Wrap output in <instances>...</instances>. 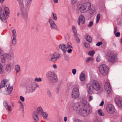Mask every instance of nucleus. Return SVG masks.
<instances>
[{
  "mask_svg": "<svg viewBox=\"0 0 122 122\" xmlns=\"http://www.w3.org/2000/svg\"><path fill=\"white\" fill-rule=\"evenodd\" d=\"M49 22L51 26L52 27L55 28V26H56L55 23L54 21L52 19H50L49 20Z\"/></svg>",
  "mask_w": 122,
  "mask_h": 122,
  "instance_id": "412c9836",
  "label": "nucleus"
},
{
  "mask_svg": "<svg viewBox=\"0 0 122 122\" xmlns=\"http://www.w3.org/2000/svg\"><path fill=\"white\" fill-rule=\"evenodd\" d=\"M15 69L17 72H19L20 71V67L19 65H16L15 67Z\"/></svg>",
  "mask_w": 122,
  "mask_h": 122,
  "instance_id": "c756f323",
  "label": "nucleus"
},
{
  "mask_svg": "<svg viewBox=\"0 0 122 122\" xmlns=\"http://www.w3.org/2000/svg\"><path fill=\"white\" fill-rule=\"evenodd\" d=\"M100 60V58L98 56L96 58V61L97 62H99Z\"/></svg>",
  "mask_w": 122,
  "mask_h": 122,
  "instance_id": "4d7b16f0",
  "label": "nucleus"
},
{
  "mask_svg": "<svg viewBox=\"0 0 122 122\" xmlns=\"http://www.w3.org/2000/svg\"><path fill=\"white\" fill-rule=\"evenodd\" d=\"M74 122H85L83 120H80L78 119H76L75 120Z\"/></svg>",
  "mask_w": 122,
  "mask_h": 122,
  "instance_id": "de8ad7c7",
  "label": "nucleus"
},
{
  "mask_svg": "<svg viewBox=\"0 0 122 122\" xmlns=\"http://www.w3.org/2000/svg\"><path fill=\"white\" fill-rule=\"evenodd\" d=\"M102 42H99L97 43L96 45L97 46H100V45H102Z\"/></svg>",
  "mask_w": 122,
  "mask_h": 122,
  "instance_id": "603ef678",
  "label": "nucleus"
},
{
  "mask_svg": "<svg viewBox=\"0 0 122 122\" xmlns=\"http://www.w3.org/2000/svg\"><path fill=\"white\" fill-rule=\"evenodd\" d=\"M77 0H71V3L72 4H74L76 3Z\"/></svg>",
  "mask_w": 122,
  "mask_h": 122,
  "instance_id": "09e8293b",
  "label": "nucleus"
},
{
  "mask_svg": "<svg viewBox=\"0 0 122 122\" xmlns=\"http://www.w3.org/2000/svg\"><path fill=\"white\" fill-rule=\"evenodd\" d=\"M4 11L6 14V15L7 16L9 12V9L7 7H5V8Z\"/></svg>",
  "mask_w": 122,
  "mask_h": 122,
  "instance_id": "f704fd0d",
  "label": "nucleus"
},
{
  "mask_svg": "<svg viewBox=\"0 0 122 122\" xmlns=\"http://www.w3.org/2000/svg\"><path fill=\"white\" fill-rule=\"evenodd\" d=\"M85 79V75L83 73H81V74L80 77V79L81 81H84Z\"/></svg>",
  "mask_w": 122,
  "mask_h": 122,
  "instance_id": "5701e85b",
  "label": "nucleus"
},
{
  "mask_svg": "<svg viewBox=\"0 0 122 122\" xmlns=\"http://www.w3.org/2000/svg\"><path fill=\"white\" fill-rule=\"evenodd\" d=\"M42 117L45 119H46L48 115L47 113L45 112H43L41 114Z\"/></svg>",
  "mask_w": 122,
  "mask_h": 122,
  "instance_id": "72a5a7b5",
  "label": "nucleus"
},
{
  "mask_svg": "<svg viewBox=\"0 0 122 122\" xmlns=\"http://www.w3.org/2000/svg\"><path fill=\"white\" fill-rule=\"evenodd\" d=\"M116 31H114V33L115 34V35L116 37H119L120 35V33L119 32H117L116 33H115Z\"/></svg>",
  "mask_w": 122,
  "mask_h": 122,
  "instance_id": "a18cd8bd",
  "label": "nucleus"
},
{
  "mask_svg": "<svg viewBox=\"0 0 122 122\" xmlns=\"http://www.w3.org/2000/svg\"><path fill=\"white\" fill-rule=\"evenodd\" d=\"M92 84L93 89L96 91L99 90L100 86L99 83L96 80H93L92 82Z\"/></svg>",
  "mask_w": 122,
  "mask_h": 122,
  "instance_id": "1a4fd4ad",
  "label": "nucleus"
},
{
  "mask_svg": "<svg viewBox=\"0 0 122 122\" xmlns=\"http://www.w3.org/2000/svg\"><path fill=\"white\" fill-rule=\"evenodd\" d=\"M47 93L48 97L50 98L51 96V91L49 90H48L47 91Z\"/></svg>",
  "mask_w": 122,
  "mask_h": 122,
  "instance_id": "c9c22d12",
  "label": "nucleus"
},
{
  "mask_svg": "<svg viewBox=\"0 0 122 122\" xmlns=\"http://www.w3.org/2000/svg\"><path fill=\"white\" fill-rule=\"evenodd\" d=\"M7 16H5V15H3V16L0 17L3 21L4 23H6V19L7 18Z\"/></svg>",
  "mask_w": 122,
  "mask_h": 122,
  "instance_id": "393cba45",
  "label": "nucleus"
},
{
  "mask_svg": "<svg viewBox=\"0 0 122 122\" xmlns=\"http://www.w3.org/2000/svg\"><path fill=\"white\" fill-rule=\"evenodd\" d=\"M35 83H32L27 86V90L30 92L34 91L35 90L34 88L35 87Z\"/></svg>",
  "mask_w": 122,
  "mask_h": 122,
  "instance_id": "4468645a",
  "label": "nucleus"
},
{
  "mask_svg": "<svg viewBox=\"0 0 122 122\" xmlns=\"http://www.w3.org/2000/svg\"><path fill=\"white\" fill-rule=\"evenodd\" d=\"M62 120L61 119H59L58 120V122H62Z\"/></svg>",
  "mask_w": 122,
  "mask_h": 122,
  "instance_id": "774afa93",
  "label": "nucleus"
},
{
  "mask_svg": "<svg viewBox=\"0 0 122 122\" xmlns=\"http://www.w3.org/2000/svg\"><path fill=\"white\" fill-rule=\"evenodd\" d=\"M95 53V52L94 51H89V52L88 54L89 55H90L91 56H93L94 54Z\"/></svg>",
  "mask_w": 122,
  "mask_h": 122,
  "instance_id": "e433bc0d",
  "label": "nucleus"
},
{
  "mask_svg": "<svg viewBox=\"0 0 122 122\" xmlns=\"http://www.w3.org/2000/svg\"><path fill=\"white\" fill-rule=\"evenodd\" d=\"M53 18L54 20H57V17L56 14L53 13Z\"/></svg>",
  "mask_w": 122,
  "mask_h": 122,
  "instance_id": "37998d69",
  "label": "nucleus"
},
{
  "mask_svg": "<svg viewBox=\"0 0 122 122\" xmlns=\"http://www.w3.org/2000/svg\"><path fill=\"white\" fill-rule=\"evenodd\" d=\"M84 45L85 47L87 48H89L90 47V45L87 43L84 42Z\"/></svg>",
  "mask_w": 122,
  "mask_h": 122,
  "instance_id": "79ce46f5",
  "label": "nucleus"
},
{
  "mask_svg": "<svg viewBox=\"0 0 122 122\" xmlns=\"http://www.w3.org/2000/svg\"><path fill=\"white\" fill-rule=\"evenodd\" d=\"M107 111L108 113L112 114L115 112V109L113 105L109 104L107 105L106 107Z\"/></svg>",
  "mask_w": 122,
  "mask_h": 122,
  "instance_id": "9d476101",
  "label": "nucleus"
},
{
  "mask_svg": "<svg viewBox=\"0 0 122 122\" xmlns=\"http://www.w3.org/2000/svg\"><path fill=\"white\" fill-rule=\"evenodd\" d=\"M93 61V58L92 57H87V59L86 60V61L88 63L90 61Z\"/></svg>",
  "mask_w": 122,
  "mask_h": 122,
  "instance_id": "4c0bfd02",
  "label": "nucleus"
},
{
  "mask_svg": "<svg viewBox=\"0 0 122 122\" xmlns=\"http://www.w3.org/2000/svg\"><path fill=\"white\" fill-rule=\"evenodd\" d=\"M6 71L9 73L11 71V67L9 65H7L6 66Z\"/></svg>",
  "mask_w": 122,
  "mask_h": 122,
  "instance_id": "4be33fe9",
  "label": "nucleus"
},
{
  "mask_svg": "<svg viewBox=\"0 0 122 122\" xmlns=\"http://www.w3.org/2000/svg\"><path fill=\"white\" fill-rule=\"evenodd\" d=\"M32 0H25V5L30 7V2Z\"/></svg>",
  "mask_w": 122,
  "mask_h": 122,
  "instance_id": "a878e982",
  "label": "nucleus"
},
{
  "mask_svg": "<svg viewBox=\"0 0 122 122\" xmlns=\"http://www.w3.org/2000/svg\"><path fill=\"white\" fill-rule=\"evenodd\" d=\"M61 55L58 52H56L54 53L51 56L50 61L51 62L56 61L58 59L61 58Z\"/></svg>",
  "mask_w": 122,
  "mask_h": 122,
  "instance_id": "6e6552de",
  "label": "nucleus"
},
{
  "mask_svg": "<svg viewBox=\"0 0 122 122\" xmlns=\"http://www.w3.org/2000/svg\"><path fill=\"white\" fill-rule=\"evenodd\" d=\"M93 22L92 21H91L89 23V24L88 25V26L89 27H91L93 25Z\"/></svg>",
  "mask_w": 122,
  "mask_h": 122,
  "instance_id": "49530a36",
  "label": "nucleus"
},
{
  "mask_svg": "<svg viewBox=\"0 0 122 122\" xmlns=\"http://www.w3.org/2000/svg\"><path fill=\"white\" fill-rule=\"evenodd\" d=\"M19 2V3H22L23 2V0H17Z\"/></svg>",
  "mask_w": 122,
  "mask_h": 122,
  "instance_id": "680f3d73",
  "label": "nucleus"
},
{
  "mask_svg": "<svg viewBox=\"0 0 122 122\" xmlns=\"http://www.w3.org/2000/svg\"><path fill=\"white\" fill-rule=\"evenodd\" d=\"M53 67L55 69H56L57 68V66L56 64H54L53 65Z\"/></svg>",
  "mask_w": 122,
  "mask_h": 122,
  "instance_id": "bf43d9fd",
  "label": "nucleus"
},
{
  "mask_svg": "<svg viewBox=\"0 0 122 122\" xmlns=\"http://www.w3.org/2000/svg\"><path fill=\"white\" fill-rule=\"evenodd\" d=\"M64 120L65 122H66L67 120V117H65L64 118Z\"/></svg>",
  "mask_w": 122,
  "mask_h": 122,
  "instance_id": "338daca9",
  "label": "nucleus"
},
{
  "mask_svg": "<svg viewBox=\"0 0 122 122\" xmlns=\"http://www.w3.org/2000/svg\"><path fill=\"white\" fill-rule=\"evenodd\" d=\"M99 71L103 75H106L108 71V67L105 64L100 65L99 67Z\"/></svg>",
  "mask_w": 122,
  "mask_h": 122,
  "instance_id": "423d86ee",
  "label": "nucleus"
},
{
  "mask_svg": "<svg viewBox=\"0 0 122 122\" xmlns=\"http://www.w3.org/2000/svg\"><path fill=\"white\" fill-rule=\"evenodd\" d=\"M86 41L90 43H91L92 42V39L90 36H87L86 37Z\"/></svg>",
  "mask_w": 122,
  "mask_h": 122,
  "instance_id": "c85d7f7f",
  "label": "nucleus"
},
{
  "mask_svg": "<svg viewBox=\"0 0 122 122\" xmlns=\"http://www.w3.org/2000/svg\"><path fill=\"white\" fill-rule=\"evenodd\" d=\"M72 50L71 49H69L67 50V52L69 53H70L72 52Z\"/></svg>",
  "mask_w": 122,
  "mask_h": 122,
  "instance_id": "0e129e2a",
  "label": "nucleus"
},
{
  "mask_svg": "<svg viewBox=\"0 0 122 122\" xmlns=\"http://www.w3.org/2000/svg\"><path fill=\"white\" fill-rule=\"evenodd\" d=\"M74 35L76 37V39L77 41V43H79L80 42V40L78 37V35L77 34L76 31H74Z\"/></svg>",
  "mask_w": 122,
  "mask_h": 122,
  "instance_id": "b1692460",
  "label": "nucleus"
},
{
  "mask_svg": "<svg viewBox=\"0 0 122 122\" xmlns=\"http://www.w3.org/2000/svg\"><path fill=\"white\" fill-rule=\"evenodd\" d=\"M79 88L78 86L74 87L72 90L71 94V97L74 99L78 98L79 96Z\"/></svg>",
  "mask_w": 122,
  "mask_h": 122,
  "instance_id": "0eeeda50",
  "label": "nucleus"
},
{
  "mask_svg": "<svg viewBox=\"0 0 122 122\" xmlns=\"http://www.w3.org/2000/svg\"><path fill=\"white\" fill-rule=\"evenodd\" d=\"M101 15L99 14H98L97 16V19L96 22V23H97L99 21L100 19Z\"/></svg>",
  "mask_w": 122,
  "mask_h": 122,
  "instance_id": "7c9ffc66",
  "label": "nucleus"
},
{
  "mask_svg": "<svg viewBox=\"0 0 122 122\" xmlns=\"http://www.w3.org/2000/svg\"><path fill=\"white\" fill-rule=\"evenodd\" d=\"M12 36L13 38H16L17 35L16 32V31H12Z\"/></svg>",
  "mask_w": 122,
  "mask_h": 122,
  "instance_id": "58836bf2",
  "label": "nucleus"
},
{
  "mask_svg": "<svg viewBox=\"0 0 122 122\" xmlns=\"http://www.w3.org/2000/svg\"><path fill=\"white\" fill-rule=\"evenodd\" d=\"M3 81H4L5 82V84H6L8 82V80L7 79H5Z\"/></svg>",
  "mask_w": 122,
  "mask_h": 122,
  "instance_id": "69168bd1",
  "label": "nucleus"
},
{
  "mask_svg": "<svg viewBox=\"0 0 122 122\" xmlns=\"http://www.w3.org/2000/svg\"><path fill=\"white\" fill-rule=\"evenodd\" d=\"M46 76L49 80L51 82L55 83L58 81L57 76L54 72H48Z\"/></svg>",
  "mask_w": 122,
  "mask_h": 122,
  "instance_id": "7ed1b4c3",
  "label": "nucleus"
},
{
  "mask_svg": "<svg viewBox=\"0 0 122 122\" xmlns=\"http://www.w3.org/2000/svg\"><path fill=\"white\" fill-rule=\"evenodd\" d=\"M6 88H5L7 92V94H9L11 92L13 87L12 86H10V85H6Z\"/></svg>",
  "mask_w": 122,
  "mask_h": 122,
  "instance_id": "a211bd4d",
  "label": "nucleus"
},
{
  "mask_svg": "<svg viewBox=\"0 0 122 122\" xmlns=\"http://www.w3.org/2000/svg\"><path fill=\"white\" fill-rule=\"evenodd\" d=\"M19 4L21 8L22 17L25 19H26L28 17V12L29 7L23 6V2L22 3H19Z\"/></svg>",
  "mask_w": 122,
  "mask_h": 122,
  "instance_id": "f03ea898",
  "label": "nucleus"
},
{
  "mask_svg": "<svg viewBox=\"0 0 122 122\" xmlns=\"http://www.w3.org/2000/svg\"><path fill=\"white\" fill-rule=\"evenodd\" d=\"M80 22L83 24H84L85 22V17L82 15H81L79 16L78 19L77 23L79 25H80Z\"/></svg>",
  "mask_w": 122,
  "mask_h": 122,
  "instance_id": "f8f14e48",
  "label": "nucleus"
},
{
  "mask_svg": "<svg viewBox=\"0 0 122 122\" xmlns=\"http://www.w3.org/2000/svg\"><path fill=\"white\" fill-rule=\"evenodd\" d=\"M89 10V12L91 15L93 14L95 11V10L94 8L90 9Z\"/></svg>",
  "mask_w": 122,
  "mask_h": 122,
  "instance_id": "473e14b6",
  "label": "nucleus"
},
{
  "mask_svg": "<svg viewBox=\"0 0 122 122\" xmlns=\"http://www.w3.org/2000/svg\"><path fill=\"white\" fill-rule=\"evenodd\" d=\"M37 113L36 111L33 112L32 115L35 121L34 122H37L39 120V118L37 116Z\"/></svg>",
  "mask_w": 122,
  "mask_h": 122,
  "instance_id": "aec40b11",
  "label": "nucleus"
},
{
  "mask_svg": "<svg viewBox=\"0 0 122 122\" xmlns=\"http://www.w3.org/2000/svg\"><path fill=\"white\" fill-rule=\"evenodd\" d=\"M97 113L99 116H104V113L102 112L101 109H100L98 110Z\"/></svg>",
  "mask_w": 122,
  "mask_h": 122,
  "instance_id": "cd10ccee",
  "label": "nucleus"
},
{
  "mask_svg": "<svg viewBox=\"0 0 122 122\" xmlns=\"http://www.w3.org/2000/svg\"><path fill=\"white\" fill-rule=\"evenodd\" d=\"M60 89V88L59 87H57L56 89V92L57 93H58L59 92Z\"/></svg>",
  "mask_w": 122,
  "mask_h": 122,
  "instance_id": "3c124183",
  "label": "nucleus"
},
{
  "mask_svg": "<svg viewBox=\"0 0 122 122\" xmlns=\"http://www.w3.org/2000/svg\"><path fill=\"white\" fill-rule=\"evenodd\" d=\"M86 87V90L88 93L89 94H92L94 90L92 87V84L90 83H88L87 84Z\"/></svg>",
  "mask_w": 122,
  "mask_h": 122,
  "instance_id": "9b49d317",
  "label": "nucleus"
},
{
  "mask_svg": "<svg viewBox=\"0 0 122 122\" xmlns=\"http://www.w3.org/2000/svg\"><path fill=\"white\" fill-rule=\"evenodd\" d=\"M4 71L3 68H0V74L2 73Z\"/></svg>",
  "mask_w": 122,
  "mask_h": 122,
  "instance_id": "5fc2aeb1",
  "label": "nucleus"
},
{
  "mask_svg": "<svg viewBox=\"0 0 122 122\" xmlns=\"http://www.w3.org/2000/svg\"><path fill=\"white\" fill-rule=\"evenodd\" d=\"M16 38H13L12 41V44L14 45L15 44L16 42Z\"/></svg>",
  "mask_w": 122,
  "mask_h": 122,
  "instance_id": "ea45409f",
  "label": "nucleus"
},
{
  "mask_svg": "<svg viewBox=\"0 0 122 122\" xmlns=\"http://www.w3.org/2000/svg\"><path fill=\"white\" fill-rule=\"evenodd\" d=\"M20 99L22 101H25L24 98L22 96H21L20 97Z\"/></svg>",
  "mask_w": 122,
  "mask_h": 122,
  "instance_id": "6e6d98bb",
  "label": "nucleus"
},
{
  "mask_svg": "<svg viewBox=\"0 0 122 122\" xmlns=\"http://www.w3.org/2000/svg\"><path fill=\"white\" fill-rule=\"evenodd\" d=\"M93 99V97H92V96H89V101H90L91 100H92Z\"/></svg>",
  "mask_w": 122,
  "mask_h": 122,
  "instance_id": "052dcab7",
  "label": "nucleus"
},
{
  "mask_svg": "<svg viewBox=\"0 0 122 122\" xmlns=\"http://www.w3.org/2000/svg\"><path fill=\"white\" fill-rule=\"evenodd\" d=\"M13 56V54L9 53L4 54L1 56V62L3 63H5L6 60L10 61L12 59Z\"/></svg>",
  "mask_w": 122,
  "mask_h": 122,
  "instance_id": "39448f33",
  "label": "nucleus"
},
{
  "mask_svg": "<svg viewBox=\"0 0 122 122\" xmlns=\"http://www.w3.org/2000/svg\"><path fill=\"white\" fill-rule=\"evenodd\" d=\"M115 55L113 54H110L107 57V59L110 62L115 61Z\"/></svg>",
  "mask_w": 122,
  "mask_h": 122,
  "instance_id": "ddd939ff",
  "label": "nucleus"
},
{
  "mask_svg": "<svg viewBox=\"0 0 122 122\" xmlns=\"http://www.w3.org/2000/svg\"><path fill=\"white\" fill-rule=\"evenodd\" d=\"M73 110L84 116L88 115L90 110V107L86 101L83 100L79 103H75L73 107Z\"/></svg>",
  "mask_w": 122,
  "mask_h": 122,
  "instance_id": "f257e3e1",
  "label": "nucleus"
},
{
  "mask_svg": "<svg viewBox=\"0 0 122 122\" xmlns=\"http://www.w3.org/2000/svg\"><path fill=\"white\" fill-rule=\"evenodd\" d=\"M67 48H72V46L70 45H68L67 46Z\"/></svg>",
  "mask_w": 122,
  "mask_h": 122,
  "instance_id": "e2e57ef3",
  "label": "nucleus"
},
{
  "mask_svg": "<svg viewBox=\"0 0 122 122\" xmlns=\"http://www.w3.org/2000/svg\"><path fill=\"white\" fill-rule=\"evenodd\" d=\"M3 15H5L3 11L2 10V8L0 7V17L3 16Z\"/></svg>",
  "mask_w": 122,
  "mask_h": 122,
  "instance_id": "a19ab883",
  "label": "nucleus"
},
{
  "mask_svg": "<svg viewBox=\"0 0 122 122\" xmlns=\"http://www.w3.org/2000/svg\"><path fill=\"white\" fill-rule=\"evenodd\" d=\"M104 88L108 94H109L111 91L110 85L109 83L106 82L105 83Z\"/></svg>",
  "mask_w": 122,
  "mask_h": 122,
  "instance_id": "2eb2a0df",
  "label": "nucleus"
},
{
  "mask_svg": "<svg viewBox=\"0 0 122 122\" xmlns=\"http://www.w3.org/2000/svg\"><path fill=\"white\" fill-rule=\"evenodd\" d=\"M76 69H73L72 70V73L74 75H75L76 72Z\"/></svg>",
  "mask_w": 122,
  "mask_h": 122,
  "instance_id": "864d4df0",
  "label": "nucleus"
},
{
  "mask_svg": "<svg viewBox=\"0 0 122 122\" xmlns=\"http://www.w3.org/2000/svg\"><path fill=\"white\" fill-rule=\"evenodd\" d=\"M5 84L4 81H2L0 85V89L4 87Z\"/></svg>",
  "mask_w": 122,
  "mask_h": 122,
  "instance_id": "2f4dec72",
  "label": "nucleus"
},
{
  "mask_svg": "<svg viewBox=\"0 0 122 122\" xmlns=\"http://www.w3.org/2000/svg\"><path fill=\"white\" fill-rule=\"evenodd\" d=\"M60 49H61L64 53L66 52L67 48L65 45L63 44H61L59 46Z\"/></svg>",
  "mask_w": 122,
  "mask_h": 122,
  "instance_id": "6ab92c4d",
  "label": "nucleus"
},
{
  "mask_svg": "<svg viewBox=\"0 0 122 122\" xmlns=\"http://www.w3.org/2000/svg\"><path fill=\"white\" fill-rule=\"evenodd\" d=\"M104 104V102L103 101H102L101 102V103L100 104L99 106H103Z\"/></svg>",
  "mask_w": 122,
  "mask_h": 122,
  "instance_id": "13d9d810",
  "label": "nucleus"
},
{
  "mask_svg": "<svg viewBox=\"0 0 122 122\" xmlns=\"http://www.w3.org/2000/svg\"><path fill=\"white\" fill-rule=\"evenodd\" d=\"M91 7V4L90 3L88 2H86L81 6L80 10L81 13H86L90 10Z\"/></svg>",
  "mask_w": 122,
  "mask_h": 122,
  "instance_id": "20e7f679",
  "label": "nucleus"
},
{
  "mask_svg": "<svg viewBox=\"0 0 122 122\" xmlns=\"http://www.w3.org/2000/svg\"><path fill=\"white\" fill-rule=\"evenodd\" d=\"M42 81L41 79V78H36L35 79V81H37V82H40L41 81Z\"/></svg>",
  "mask_w": 122,
  "mask_h": 122,
  "instance_id": "c03bdc74",
  "label": "nucleus"
},
{
  "mask_svg": "<svg viewBox=\"0 0 122 122\" xmlns=\"http://www.w3.org/2000/svg\"><path fill=\"white\" fill-rule=\"evenodd\" d=\"M94 122H101V121L99 118H97L95 120Z\"/></svg>",
  "mask_w": 122,
  "mask_h": 122,
  "instance_id": "8fccbe9b",
  "label": "nucleus"
},
{
  "mask_svg": "<svg viewBox=\"0 0 122 122\" xmlns=\"http://www.w3.org/2000/svg\"><path fill=\"white\" fill-rule=\"evenodd\" d=\"M116 104L118 106H121L122 105V101L121 98L119 97H116L115 100Z\"/></svg>",
  "mask_w": 122,
  "mask_h": 122,
  "instance_id": "f3484780",
  "label": "nucleus"
},
{
  "mask_svg": "<svg viewBox=\"0 0 122 122\" xmlns=\"http://www.w3.org/2000/svg\"><path fill=\"white\" fill-rule=\"evenodd\" d=\"M37 112H36L37 113V116L38 113L40 114H41V113L43 112V111L41 107H39L37 108Z\"/></svg>",
  "mask_w": 122,
  "mask_h": 122,
  "instance_id": "bb28decb",
  "label": "nucleus"
},
{
  "mask_svg": "<svg viewBox=\"0 0 122 122\" xmlns=\"http://www.w3.org/2000/svg\"><path fill=\"white\" fill-rule=\"evenodd\" d=\"M3 105L6 108L7 110V111L9 113H10L12 111V110L11 109V107L8 105L7 102L6 101L4 102Z\"/></svg>",
  "mask_w": 122,
  "mask_h": 122,
  "instance_id": "dca6fc26",
  "label": "nucleus"
}]
</instances>
